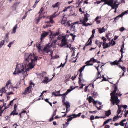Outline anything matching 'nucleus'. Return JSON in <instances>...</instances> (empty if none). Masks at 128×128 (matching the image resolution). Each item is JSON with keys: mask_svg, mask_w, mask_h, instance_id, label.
Listing matches in <instances>:
<instances>
[{"mask_svg": "<svg viewBox=\"0 0 128 128\" xmlns=\"http://www.w3.org/2000/svg\"><path fill=\"white\" fill-rule=\"evenodd\" d=\"M32 61V58L30 57L28 54H25V60L23 64H19L16 66L15 72H14V76L20 74H24V70L26 68L28 63Z\"/></svg>", "mask_w": 128, "mask_h": 128, "instance_id": "f257e3e1", "label": "nucleus"}, {"mask_svg": "<svg viewBox=\"0 0 128 128\" xmlns=\"http://www.w3.org/2000/svg\"><path fill=\"white\" fill-rule=\"evenodd\" d=\"M116 92L114 90L110 94L111 99L110 102L112 104L113 106H118L120 104V100H118V94H116Z\"/></svg>", "mask_w": 128, "mask_h": 128, "instance_id": "f03ea898", "label": "nucleus"}, {"mask_svg": "<svg viewBox=\"0 0 128 128\" xmlns=\"http://www.w3.org/2000/svg\"><path fill=\"white\" fill-rule=\"evenodd\" d=\"M84 18H83V20H82V18H80V24H83V26H92L91 23L90 24H86V22H88L89 20H88V18L90 17V14L86 13V14H84Z\"/></svg>", "mask_w": 128, "mask_h": 128, "instance_id": "7ed1b4c3", "label": "nucleus"}, {"mask_svg": "<svg viewBox=\"0 0 128 128\" xmlns=\"http://www.w3.org/2000/svg\"><path fill=\"white\" fill-rule=\"evenodd\" d=\"M60 36V32H56V33H54L51 32L50 35V40H54L56 38V36L58 40H60L62 38H63L62 36Z\"/></svg>", "mask_w": 128, "mask_h": 128, "instance_id": "20e7f679", "label": "nucleus"}, {"mask_svg": "<svg viewBox=\"0 0 128 128\" xmlns=\"http://www.w3.org/2000/svg\"><path fill=\"white\" fill-rule=\"evenodd\" d=\"M114 0H109L106 3L104 4H107L108 6H111L112 10H114V8H118V4H114Z\"/></svg>", "mask_w": 128, "mask_h": 128, "instance_id": "39448f33", "label": "nucleus"}, {"mask_svg": "<svg viewBox=\"0 0 128 128\" xmlns=\"http://www.w3.org/2000/svg\"><path fill=\"white\" fill-rule=\"evenodd\" d=\"M58 12H55L53 15H52L50 17V21L46 22L47 24H54V18H57L58 16H60V12L58 14Z\"/></svg>", "mask_w": 128, "mask_h": 128, "instance_id": "423d86ee", "label": "nucleus"}, {"mask_svg": "<svg viewBox=\"0 0 128 128\" xmlns=\"http://www.w3.org/2000/svg\"><path fill=\"white\" fill-rule=\"evenodd\" d=\"M34 62H32L30 63L28 65L27 64L26 66H28V68L26 70H24V74H26V72H30V70H32L34 68Z\"/></svg>", "mask_w": 128, "mask_h": 128, "instance_id": "0eeeda50", "label": "nucleus"}, {"mask_svg": "<svg viewBox=\"0 0 128 128\" xmlns=\"http://www.w3.org/2000/svg\"><path fill=\"white\" fill-rule=\"evenodd\" d=\"M20 2H16L15 4H14L12 6L11 10L13 12H16L18 8V6H20Z\"/></svg>", "mask_w": 128, "mask_h": 128, "instance_id": "6e6552de", "label": "nucleus"}, {"mask_svg": "<svg viewBox=\"0 0 128 128\" xmlns=\"http://www.w3.org/2000/svg\"><path fill=\"white\" fill-rule=\"evenodd\" d=\"M96 60L94 59V58H92L89 61H87L86 64L87 66H94V63L90 62H96Z\"/></svg>", "mask_w": 128, "mask_h": 128, "instance_id": "1a4fd4ad", "label": "nucleus"}, {"mask_svg": "<svg viewBox=\"0 0 128 128\" xmlns=\"http://www.w3.org/2000/svg\"><path fill=\"white\" fill-rule=\"evenodd\" d=\"M76 24H80V22H76L72 24L71 25V32H76Z\"/></svg>", "mask_w": 128, "mask_h": 128, "instance_id": "9d476101", "label": "nucleus"}, {"mask_svg": "<svg viewBox=\"0 0 128 128\" xmlns=\"http://www.w3.org/2000/svg\"><path fill=\"white\" fill-rule=\"evenodd\" d=\"M30 58H31L32 62H38V57L36 56V54H34V53L33 54H30Z\"/></svg>", "mask_w": 128, "mask_h": 128, "instance_id": "9b49d317", "label": "nucleus"}, {"mask_svg": "<svg viewBox=\"0 0 128 128\" xmlns=\"http://www.w3.org/2000/svg\"><path fill=\"white\" fill-rule=\"evenodd\" d=\"M96 34V32H92V35L91 36V38L89 39L88 42H90L89 43H86V46H92V38H94V34Z\"/></svg>", "mask_w": 128, "mask_h": 128, "instance_id": "f8f14e48", "label": "nucleus"}, {"mask_svg": "<svg viewBox=\"0 0 128 128\" xmlns=\"http://www.w3.org/2000/svg\"><path fill=\"white\" fill-rule=\"evenodd\" d=\"M32 92V87L29 86L28 88H26L24 92H23V94L26 95L28 94H30Z\"/></svg>", "mask_w": 128, "mask_h": 128, "instance_id": "ddd939ff", "label": "nucleus"}, {"mask_svg": "<svg viewBox=\"0 0 128 128\" xmlns=\"http://www.w3.org/2000/svg\"><path fill=\"white\" fill-rule=\"evenodd\" d=\"M50 44H48L44 48V50L46 54H48V52H50Z\"/></svg>", "mask_w": 128, "mask_h": 128, "instance_id": "4468645a", "label": "nucleus"}, {"mask_svg": "<svg viewBox=\"0 0 128 128\" xmlns=\"http://www.w3.org/2000/svg\"><path fill=\"white\" fill-rule=\"evenodd\" d=\"M52 80H54V78H52L50 80V78H48V77H45L44 80H43L42 83L48 84V82H52Z\"/></svg>", "mask_w": 128, "mask_h": 128, "instance_id": "2eb2a0df", "label": "nucleus"}, {"mask_svg": "<svg viewBox=\"0 0 128 128\" xmlns=\"http://www.w3.org/2000/svg\"><path fill=\"white\" fill-rule=\"evenodd\" d=\"M66 38H64L62 39V43L60 44V46L62 48H64V46H66Z\"/></svg>", "mask_w": 128, "mask_h": 128, "instance_id": "dca6fc26", "label": "nucleus"}, {"mask_svg": "<svg viewBox=\"0 0 128 128\" xmlns=\"http://www.w3.org/2000/svg\"><path fill=\"white\" fill-rule=\"evenodd\" d=\"M125 14H128V12L126 11L124 12H122L121 14L119 15L118 16H116V18H114L115 20H116L118 18H122L124 16H125Z\"/></svg>", "mask_w": 128, "mask_h": 128, "instance_id": "f3484780", "label": "nucleus"}, {"mask_svg": "<svg viewBox=\"0 0 128 128\" xmlns=\"http://www.w3.org/2000/svg\"><path fill=\"white\" fill-rule=\"evenodd\" d=\"M48 32H46V33H43L41 35V42H42L43 40H44L45 38H46V36H48Z\"/></svg>", "mask_w": 128, "mask_h": 128, "instance_id": "a211bd4d", "label": "nucleus"}, {"mask_svg": "<svg viewBox=\"0 0 128 128\" xmlns=\"http://www.w3.org/2000/svg\"><path fill=\"white\" fill-rule=\"evenodd\" d=\"M66 14H63V20L61 22V24H63V26H64L66 24V18L65 17Z\"/></svg>", "mask_w": 128, "mask_h": 128, "instance_id": "6ab92c4d", "label": "nucleus"}, {"mask_svg": "<svg viewBox=\"0 0 128 128\" xmlns=\"http://www.w3.org/2000/svg\"><path fill=\"white\" fill-rule=\"evenodd\" d=\"M98 32H108V28L104 27L102 28H98Z\"/></svg>", "mask_w": 128, "mask_h": 128, "instance_id": "aec40b11", "label": "nucleus"}, {"mask_svg": "<svg viewBox=\"0 0 128 128\" xmlns=\"http://www.w3.org/2000/svg\"><path fill=\"white\" fill-rule=\"evenodd\" d=\"M67 118H69L67 120L68 122H72L74 118H76L74 116V114L72 116H68Z\"/></svg>", "mask_w": 128, "mask_h": 128, "instance_id": "412c9836", "label": "nucleus"}, {"mask_svg": "<svg viewBox=\"0 0 128 128\" xmlns=\"http://www.w3.org/2000/svg\"><path fill=\"white\" fill-rule=\"evenodd\" d=\"M66 112H62V114H68V108H70V104H66Z\"/></svg>", "mask_w": 128, "mask_h": 128, "instance_id": "4be33fe9", "label": "nucleus"}, {"mask_svg": "<svg viewBox=\"0 0 128 128\" xmlns=\"http://www.w3.org/2000/svg\"><path fill=\"white\" fill-rule=\"evenodd\" d=\"M103 48L106 50V48H110V44H106V42H103Z\"/></svg>", "mask_w": 128, "mask_h": 128, "instance_id": "5701e85b", "label": "nucleus"}, {"mask_svg": "<svg viewBox=\"0 0 128 128\" xmlns=\"http://www.w3.org/2000/svg\"><path fill=\"white\" fill-rule=\"evenodd\" d=\"M41 18H42V16H40V15L38 18L35 20L36 24H38L40 22Z\"/></svg>", "mask_w": 128, "mask_h": 128, "instance_id": "b1692460", "label": "nucleus"}, {"mask_svg": "<svg viewBox=\"0 0 128 128\" xmlns=\"http://www.w3.org/2000/svg\"><path fill=\"white\" fill-rule=\"evenodd\" d=\"M62 103L64 104V106H66V104H70V102H66V97H64V96H62Z\"/></svg>", "mask_w": 128, "mask_h": 128, "instance_id": "393cba45", "label": "nucleus"}, {"mask_svg": "<svg viewBox=\"0 0 128 128\" xmlns=\"http://www.w3.org/2000/svg\"><path fill=\"white\" fill-rule=\"evenodd\" d=\"M60 2H58L55 4L52 5L53 8H60Z\"/></svg>", "mask_w": 128, "mask_h": 128, "instance_id": "a878e982", "label": "nucleus"}, {"mask_svg": "<svg viewBox=\"0 0 128 128\" xmlns=\"http://www.w3.org/2000/svg\"><path fill=\"white\" fill-rule=\"evenodd\" d=\"M10 116H18V113L16 112V110H14L11 112Z\"/></svg>", "mask_w": 128, "mask_h": 128, "instance_id": "bb28decb", "label": "nucleus"}, {"mask_svg": "<svg viewBox=\"0 0 128 128\" xmlns=\"http://www.w3.org/2000/svg\"><path fill=\"white\" fill-rule=\"evenodd\" d=\"M109 44H111L112 46H116V41H114V40H112L111 42H109Z\"/></svg>", "mask_w": 128, "mask_h": 128, "instance_id": "cd10ccee", "label": "nucleus"}, {"mask_svg": "<svg viewBox=\"0 0 128 128\" xmlns=\"http://www.w3.org/2000/svg\"><path fill=\"white\" fill-rule=\"evenodd\" d=\"M110 64H111V66H118V64H118V60H116L114 61V62H111Z\"/></svg>", "mask_w": 128, "mask_h": 128, "instance_id": "c85d7f7f", "label": "nucleus"}, {"mask_svg": "<svg viewBox=\"0 0 128 128\" xmlns=\"http://www.w3.org/2000/svg\"><path fill=\"white\" fill-rule=\"evenodd\" d=\"M98 94L96 92H94L92 94V96H93V98H98Z\"/></svg>", "mask_w": 128, "mask_h": 128, "instance_id": "c756f323", "label": "nucleus"}, {"mask_svg": "<svg viewBox=\"0 0 128 128\" xmlns=\"http://www.w3.org/2000/svg\"><path fill=\"white\" fill-rule=\"evenodd\" d=\"M70 8H71V10H72V6H70L67 8H66L62 12H68V10H70Z\"/></svg>", "mask_w": 128, "mask_h": 128, "instance_id": "7c9ffc66", "label": "nucleus"}, {"mask_svg": "<svg viewBox=\"0 0 128 128\" xmlns=\"http://www.w3.org/2000/svg\"><path fill=\"white\" fill-rule=\"evenodd\" d=\"M110 114H112V110H109L106 112V116H110Z\"/></svg>", "mask_w": 128, "mask_h": 128, "instance_id": "2f4dec72", "label": "nucleus"}, {"mask_svg": "<svg viewBox=\"0 0 128 128\" xmlns=\"http://www.w3.org/2000/svg\"><path fill=\"white\" fill-rule=\"evenodd\" d=\"M6 87L2 88L1 90H0V94H6Z\"/></svg>", "mask_w": 128, "mask_h": 128, "instance_id": "473e14b6", "label": "nucleus"}, {"mask_svg": "<svg viewBox=\"0 0 128 128\" xmlns=\"http://www.w3.org/2000/svg\"><path fill=\"white\" fill-rule=\"evenodd\" d=\"M4 44H6V42L4 40H2L0 43V48H2L4 46Z\"/></svg>", "mask_w": 128, "mask_h": 128, "instance_id": "72a5a7b5", "label": "nucleus"}, {"mask_svg": "<svg viewBox=\"0 0 128 128\" xmlns=\"http://www.w3.org/2000/svg\"><path fill=\"white\" fill-rule=\"evenodd\" d=\"M90 98H91L92 100L94 102L93 104H94V106H96V104H98V101H96L94 99V98H92V96H90Z\"/></svg>", "mask_w": 128, "mask_h": 128, "instance_id": "f704fd0d", "label": "nucleus"}, {"mask_svg": "<svg viewBox=\"0 0 128 128\" xmlns=\"http://www.w3.org/2000/svg\"><path fill=\"white\" fill-rule=\"evenodd\" d=\"M120 68H122V70H123L124 72H126V67H122V66H119Z\"/></svg>", "mask_w": 128, "mask_h": 128, "instance_id": "c9c22d12", "label": "nucleus"}, {"mask_svg": "<svg viewBox=\"0 0 128 128\" xmlns=\"http://www.w3.org/2000/svg\"><path fill=\"white\" fill-rule=\"evenodd\" d=\"M100 20V17L98 16L96 17V18L95 20L97 24H100L101 22V21L99 20Z\"/></svg>", "mask_w": 128, "mask_h": 128, "instance_id": "e433bc0d", "label": "nucleus"}, {"mask_svg": "<svg viewBox=\"0 0 128 128\" xmlns=\"http://www.w3.org/2000/svg\"><path fill=\"white\" fill-rule=\"evenodd\" d=\"M52 96H62V94H60V93L58 94H56V92H54L52 93Z\"/></svg>", "mask_w": 128, "mask_h": 128, "instance_id": "4c0bfd02", "label": "nucleus"}, {"mask_svg": "<svg viewBox=\"0 0 128 128\" xmlns=\"http://www.w3.org/2000/svg\"><path fill=\"white\" fill-rule=\"evenodd\" d=\"M86 66H87L86 65V66H84L83 67L80 68V69L79 70V72H84V69L86 68Z\"/></svg>", "mask_w": 128, "mask_h": 128, "instance_id": "58836bf2", "label": "nucleus"}, {"mask_svg": "<svg viewBox=\"0 0 128 128\" xmlns=\"http://www.w3.org/2000/svg\"><path fill=\"white\" fill-rule=\"evenodd\" d=\"M44 8H42L39 12V14L40 16H42V12H44Z\"/></svg>", "mask_w": 128, "mask_h": 128, "instance_id": "ea45409f", "label": "nucleus"}, {"mask_svg": "<svg viewBox=\"0 0 128 128\" xmlns=\"http://www.w3.org/2000/svg\"><path fill=\"white\" fill-rule=\"evenodd\" d=\"M119 118L118 116H116L113 118V122H116Z\"/></svg>", "mask_w": 128, "mask_h": 128, "instance_id": "a19ab883", "label": "nucleus"}, {"mask_svg": "<svg viewBox=\"0 0 128 128\" xmlns=\"http://www.w3.org/2000/svg\"><path fill=\"white\" fill-rule=\"evenodd\" d=\"M73 116L75 118H78H78H80V116H82V113H79L78 115H76V114H74Z\"/></svg>", "mask_w": 128, "mask_h": 128, "instance_id": "79ce46f5", "label": "nucleus"}, {"mask_svg": "<svg viewBox=\"0 0 128 128\" xmlns=\"http://www.w3.org/2000/svg\"><path fill=\"white\" fill-rule=\"evenodd\" d=\"M10 35V33H7L6 34V38H5V40L7 42H8V36Z\"/></svg>", "mask_w": 128, "mask_h": 128, "instance_id": "37998d69", "label": "nucleus"}, {"mask_svg": "<svg viewBox=\"0 0 128 128\" xmlns=\"http://www.w3.org/2000/svg\"><path fill=\"white\" fill-rule=\"evenodd\" d=\"M16 30H18V25L15 26L13 29V32H16Z\"/></svg>", "mask_w": 128, "mask_h": 128, "instance_id": "c03bdc74", "label": "nucleus"}, {"mask_svg": "<svg viewBox=\"0 0 128 128\" xmlns=\"http://www.w3.org/2000/svg\"><path fill=\"white\" fill-rule=\"evenodd\" d=\"M42 46L41 44H40L38 46H36V47L38 48V50H42V46Z\"/></svg>", "mask_w": 128, "mask_h": 128, "instance_id": "a18cd8bd", "label": "nucleus"}, {"mask_svg": "<svg viewBox=\"0 0 128 128\" xmlns=\"http://www.w3.org/2000/svg\"><path fill=\"white\" fill-rule=\"evenodd\" d=\"M56 112H58V110H56L54 111L53 114H52V117L54 118V116H56Z\"/></svg>", "mask_w": 128, "mask_h": 128, "instance_id": "49530a36", "label": "nucleus"}, {"mask_svg": "<svg viewBox=\"0 0 128 128\" xmlns=\"http://www.w3.org/2000/svg\"><path fill=\"white\" fill-rule=\"evenodd\" d=\"M66 62L64 64H62L60 66H59L58 68H62H62H64V66H66Z\"/></svg>", "mask_w": 128, "mask_h": 128, "instance_id": "de8ad7c7", "label": "nucleus"}, {"mask_svg": "<svg viewBox=\"0 0 128 128\" xmlns=\"http://www.w3.org/2000/svg\"><path fill=\"white\" fill-rule=\"evenodd\" d=\"M124 30H126V28H124V27H122L120 29V31L121 32H124Z\"/></svg>", "mask_w": 128, "mask_h": 128, "instance_id": "09e8293b", "label": "nucleus"}, {"mask_svg": "<svg viewBox=\"0 0 128 128\" xmlns=\"http://www.w3.org/2000/svg\"><path fill=\"white\" fill-rule=\"evenodd\" d=\"M117 106H118V110H122V108L124 106H122V105L120 106V105H118H118H117Z\"/></svg>", "mask_w": 128, "mask_h": 128, "instance_id": "8fccbe9b", "label": "nucleus"}, {"mask_svg": "<svg viewBox=\"0 0 128 128\" xmlns=\"http://www.w3.org/2000/svg\"><path fill=\"white\" fill-rule=\"evenodd\" d=\"M95 118L96 120H98V118H106V117H104V116L100 117L98 116H96Z\"/></svg>", "mask_w": 128, "mask_h": 128, "instance_id": "3c124183", "label": "nucleus"}, {"mask_svg": "<svg viewBox=\"0 0 128 128\" xmlns=\"http://www.w3.org/2000/svg\"><path fill=\"white\" fill-rule=\"evenodd\" d=\"M102 40H104V42H105V44L106 43V40H108L106 39L105 37H102Z\"/></svg>", "mask_w": 128, "mask_h": 128, "instance_id": "603ef678", "label": "nucleus"}, {"mask_svg": "<svg viewBox=\"0 0 128 128\" xmlns=\"http://www.w3.org/2000/svg\"><path fill=\"white\" fill-rule=\"evenodd\" d=\"M10 84H12V80H10L6 84V86H8Z\"/></svg>", "mask_w": 128, "mask_h": 128, "instance_id": "864d4df0", "label": "nucleus"}, {"mask_svg": "<svg viewBox=\"0 0 128 128\" xmlns=\"http://www.w3.org/2000/svg\"><path fill=\"white\" fill-rule=\"evenodd\" d=\"M70 36H72V40H74L76 38V35H74V34H70Z\"/></svg>", "mask_w": 128, "mask_h": 128, "instance_id": "5fc2aeb1", "label": "nucleus"}, {"mask_svg": "<svg viewBox=\"0 0 128 128\" xmlns=\"http://www.w3.org/2000/svg\"><path fill=\"white\" fill-rule=\"evenodd\" d=\"M96 118H94V116H92L90 118V120H94V119Z\"/></svg>", "mask_w": 128, "mask_h": 128, "instance_id": "6e6d98bb", "label": "nucleus"}, {"mask_svg": "<svg viewBox=\"0 0 128 128\" xmlns=\"http://www.w3.org/2000/svg\"><path fill=\"white\" fill-rule=\"evenodd\" d=\"M79 80V84L80 86H82V78H78Z\"/></svg>", "mask_w": 128, "mask_h": 128, "instance_id": "4d7b16f0", "label": "nucleus"}, {"mask_svg": "<svg viewBox=\"0 0 128 128\" xmlns=\"http://www.w3.org/2000/svg\"><path fill=\"white\" fill-rule=\"evenodd\" d=\"M44 76H46V72H42V76L44 78Z\"/></svg>", "mask_w": 128, "mask_h": 128, "instance_id": "13d9d810", "label": "nucleus"}, {"mask_svg": "<svg viewBox=\"0 0 128 128\" xmlns=\"http://www.w3.org/2000/svg\"><path fill=\"white\" fill-rule=\"evenodd\" d=\"M98 78H102V75L100 74V72H98V78H96L98 80Z\"/></svg>", "mask_w": 128, "mask_h": 128, "instance_id": "bf43d9fd", "label": "nucleus"}, {"mask_svg": "<svg viewBox=\"0 0 128 128\" xmlns=\"http://www.w3.org/2000/svg\"><path fill=\"white\" fill-rule=\"evenodd\" d=\"M110 122V120H106L104 122V126H106V124H108V122Z\"/></svg>", "mask_w": 128, "mask_h": 128, "instance_id": "052dcab7", "label": "nucleus"}, {"mask_svg": "<svg viewBox=\"0 0 128 128\" xmlns=\"http://www.w3.org/2000/svg\"><path fill=\"white\" fill-rule=\"evenodd\" d=\"M100 41L98 40H96V44L97 45V46H98V44H100Z\"/></svg>", "mask_w": 128, "mask_h": 128, "instance_id": "680f3d73", "label": "nucleus"}, {"mask_svg": "<svg viewBox=\"0 0 128 128\" xmlns=\"http://www.w3.org/2000/svg\"><path fill=\"white\" fill-rule=\"evenodd\" d=\"M6 94L7 96H10L11 94H14V92L6 93Z\"/></svg>", "mask_w": 128, "mask_h": 128, "instance_id": "e2e57ef3", "label": "nucleus"}, {"mask_svg": "<svg viewBox=\"0 0 128 128\" xmlns=\"http://www.w3.org/2000/svg\"><path fill=\"white\" fill-rule=\"evenodd\" d=\"M14 100H16V99H14L13 100L11 101L10 103L9 104L10 106H12V104H14Z\"/></svg>", "mask_w": 128, "mask_h": 128, "instance_id": "0e129e2a", "label": "nucleus"}, {"mask_svg": "<svg viewBox=\"0 0 128 128\" xmlns=\"http://www.w3.org/2000/svg\"><path fill=\"white\" fill-rule=\"evenodd\" d=\"M120 126H124V122H122V121L120 122Z\"/></svg>", "mask_w": 128, "mask_h": 128, "instance_id": "69168bd1", "label": "nucleus"}, {"mask_svg": "<svg viewBox=\"0 0 128 128\" xmlns=\"http://www.w3.org/2000/svg\"><path fill=\"white\" fill-rule=\"evenodd\" d=\"M122 112V110H118L117 111V114L118 116Z\"/></svg>", "mask_w": 128, "mask_h": 128, "instance_id": "338daca9", "label": "nucleus"}, {"mask_svg": "<svg viewBox=\"0 0 128 128\" xmlns=\"http://www.w3.org/2000/svg\"><path fill=\"white\" fill-rule=\"evenodd\" d=\"M96 108H98V110H102V106H100V108L96 106Z\"/></svg>", "mask_w": 128, "mask_h": 128, "instance_id": "774afa93", "label": "nucleus"}]
</instances>
